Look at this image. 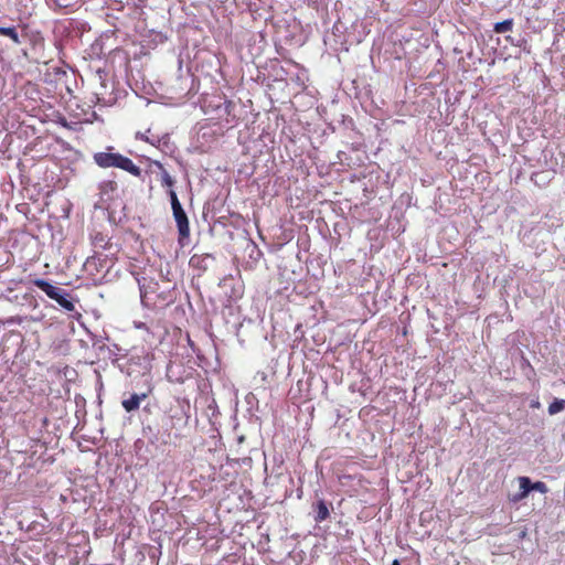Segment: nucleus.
Listing matches in <instances>:
<instances>
[{
  "mask_svg": "<svg viewBox=\"0 0 565 565\" xmlns=\"http://www.w3.org/2000/svg\"><path fill=\"white\" fill-rule=\"evenodd\" d=\"M94 160L100 168H119L135 177H139L141 173L139 167H137L129 158L124 157L120 153L97 152L94 154Z\"/></svg>",
  "mask_w": 565,
  "mask_h": 565,
  "instance_id": "1",
  "label": "nucleus"
},
{
  "mask_svg": "<svg viewBox=\"0 0 565 565\" xmlns=\"http://www.w3.org/2000/svg\"><path fill=\"white\" fill-rule=\"evenodd\" d=\"M34 285L40 288L45 295L55 300L63 309L67 311H74L75 306L74 303L68 299V294L57 286L52 285L47 280L38 278L34 281Z\"/></svg>",
  "mask_w": 565,
  "mask_h": 565,
  "instance_id": "2",
  "label": "nucleus"
},
{
  "mask_svg": "<svg viewBox=\"0 0 565 565\" xmlns=\"http://www.w3.org/2000/svg\"><path fill=\"white\" fill-rule=\"evenodd\" d=\"M173 217L178 226V232L181 238H186L190 235L188 216L173 190L169 191Z\"/></svg>",
  "mask_w": 565,
  "mask_h": 565,
  "instance_id": "3",
  "label": "nucleus"
},
{
  "mask_svg": "<svg viewBox=\"0 0 565 565\" xmlns=\"http://www.w3.org/2000/svg\"><path fill=\"white\" fill-rule=\"evenodd\" d=\"M518 482L520 491L511 497V501L513 502L522 501L529 495L530 491H532L530 478L519 477Z\"/></svg>",
  "mask_w": 565,
  "mask_h": 565,
  "instance_id": "4",
  "label": "nucleus"
},
{
  "mask_svg": "<svg viewBox=\"0 0 565 565\" xmlns=\"http://www.w3.org/2000/svg\"><path fill=\"white\" fill-rule=\"evenodd\" d=\"M147 398V394H132L128 399H124L121 405L126 412H132L139 408L140 403Z\"/></svg>",
  "mask_w": 565,
  "mask_h": 565,
  "instance_id": "5",
  "label": "nucleus"
},
{
  "mask_svg": "<svg viewBox=\"0 0 565 565\" xmlns=\"http://www.w3.org/2000/svg\"><path fill=\"white\" fill-rule=\"evenodd\" d=\"M0 34L10 38L15 44L20 43L19 34L13 26H0Z\"/></svg>",
  "mask_w": 565,
  "mask_h": 565,
  "instance_id": "6",
  "label": "nucleus"
},
{
  "mask_svg": "<svg viewBox=\"0 0 565 565\" xmlns=\"http://www.w3.org/2000/svg\"><path fill=\"white\" fill-rule=\"evenodd\" d=\"M329 516V509L324 501L320 500L317 503V516L316 521L321 522L324 521Z\"/></svg>",
  "mask_w": 565,
  "mask_h": 565,
  "instance_id": "7",
  "label": "nucleus"
},
{
  "mask_svg": "<svg viewBox=\"0 0 565 565\" xmlns=\"http://www.w3.org/2000/svg\"><path fill=\"white\" fill-rule=\"evenodd\" d=\"M565 408V399H555L548 406V414L556 415Z\"/></svg>",
  "mask_w": 565,
  "mask_h": 565,
  "instance_id": "8",
  "label": "nucleus"
},
{
  "mask_svg": "<svg viewBox=\"0 0 565 565\" xmlns=\"http://www.w3.org/2000/svg\"><path fill=\"white\" fill-rule=\"evenodd\" d=\"M512 20H504L494 24V31L497 33H505L512 30Z\"/></svg>",
  "mask_w": 565,
  "mask_h": 565,
  "instance_id": "9",
  "label": "nucleus"
},
{
  "mask_svg": "<svg viewBox=\"0 0 565 565\" xmlns=\"http://www.w3.org/2000/svg\"><path fill=\"white\" fill-rule=\"evenodd\" d=\"M161 182L163 185H166L168 188H171L173 185V179L166 170H162Z\"/></svg>",
  "mask_w": 565,
  "mask_h": 565,
  "instance_id": "10",
  "label": "nucleus"
},
{
  "mask_svg": "<svg viewBox=\"0 0 565 565\" xmlns=\"http://www.w3.org/2000/svg\"><path fill=\"white\" fill-rule=\"evenodd\" d=\"M531 488H532V490L539 491L541 493H546L547 492V487L542 481H537L535 483H531Z\"/></svg>",
  "mask_w": 565,
  "mask_h": 565,
  "instance_id": "11",
  "label": "nucleus"
},
{
  "mask_svg": "<svg viewBox=\"0 0 565 565\" xmlns=\"http://www.w3.org/2000/svg\"><path fill=\"white\" fill-rule=\"evenodd\" d=\"M531 406H532V407H540V403H539V401H534V402H532Z\"/></svg>",
  "mask_w": 565,
  "mask_h": 565,
  "instance_id": "12",
  "label": "nucleus"
},
{
  "mask_svg": "<svg viewBox=\"0 0 565 565\" xmlns=\"http://www.w3.org/2000/svg\"><path fill=\"white\" fill-rule=\"evenodd\" d=\"M392 565H399V562L397 559H395Z\"/></svg>",
  "mask_w": 565,
  "mask_h": 565,
  "instance_id": "13",
  "label": "nucleus"
}]
</instances>
